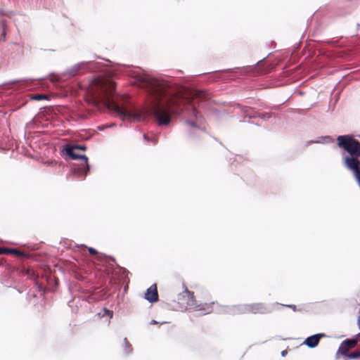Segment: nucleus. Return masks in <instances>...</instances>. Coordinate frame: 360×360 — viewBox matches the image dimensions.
<instances>
[{
    "mask_svg": "<svg viewBox=\"0 0 360 360\" xmlns=\"http://www.w3.org/2000/svg\"><path fill=\"white\" fill-rule=\"evenodd\" d=\"M267 308L262 303L243 304L237 308L238 314H265Z\"/></svg>",
    "mask_w": 360,
    "mask_h": 360,
    "instance_id": "423d86ee",
    "label": "nucleus"
},
{
    "mask_svg": "<svg viewBox=\"0 0 360 360\" xmlns=\"http://www.w3.org/2000/svg\"><path fill=\"white\" fill-rule=\"evenodd\" d=\"M88 250L91 255H96L97 254L96 250L93 248H89Z\"/></svg>",
    "mask_w": 360,
    "mask_h": 360,
    "instance_id": "dca6fc26",
    "label": "nucleus"
},
{
    "mask_svg": "<svg viewBox=\"0 0 360 360\" xmlns=\"http://www.w3.org/2000/svg\"><path fill=\"white\" fill-rule=\"evenodd\" d=\"M347 356L349 359H358L360 358V351H355L352 353H349Z\"/></svg>",
    "mask_w": 360,
    "mask_h": 360,
    "instance_id": "ddd939ff",
    "label": "nucleus"
},
{
    "mask_svg": "<svg viewBox=\"0 0 360 360\" xmlns=\"http://www.w3.org/2000/svg\"><path fill=\"white\" fill-rule=\"evenodd\" d=\"M188 124H189L191 126H192V127H195V124L194 122H193V121H189V122H188Z\"/></svg>",
    "mask_w": 360,
    "mask_h": 360,
    "instance_id": "6ab92c4d",
    "label": "nucleus"
},
{
    "mask_svg": "<svg viewBox=\"0 0 360 360\" xmlns=\"http://www.w3.org/2000/svg\"><path fill=\"white\" fill-rule=\"evenodd\" d=\"M151 324H156L158 323L157 321H155V320H152L151 322H150Z\"/></svg>",
    "mask_w": 360,
    "mask_h": 360,
    "instance_id": "aec40b11",
    "label": "nucleus"
},
{
    "mask_svg": "<svg viewBox=\"0 0 360 360\" xmlns=\"http://www.w3.org/2000/svg\"><path fill=\"white\" fill-rule=\"evenodd\" d=\"M152 141L154 144L156 143L158 141V138L155 136H153Z\"/></svg>",
    "mask_w": 360,
    "mask_h": 360,
    "instance_id": "a211bd4d",
    "label": "nucleus"
},
{
    "mask_svg": "<svg viewBox=\"0 0 360 360\" xmlns=\"http://www.w3.org/2000/svg\"><path fill=\"white\" fill-rule=\"evenodd\" d=\"M143 137H144L145 139L148 140V136L147 134H144Z\"/></svg>",
    "mask_w": 360,
    "mask_h": 360,
    "instance_id": "412c9836",
    "label": "nucleus"
},
{
    "mask_svg": "<svg viewBox=\"0 0 360 360\" xmlns=\"http://www.w3.org/2000/svg\"><path fill=\"white\" fill-rule=\"evenodd\" d=\"M16 252L15 250H11L5 248H0V255L6 254L8 252Z\"/></svg>",
    "mask_w": 360,
    "mask_h": 360,
    "instance_id": "2eb2a0df",
    "label": "nucleus"
},
{
    "mask_svg": "<svg viewBox=\"0 0 360 360\" xmlns=\"http://www.w3.org/2000/svg\"><path fill=\"white\" fill-rule=\"evenodd\" d=\"M218 305V303L214 302L197 304L195 301V305L193 306L192 309L200 311L202 314H208L212 313Z\"/></svg>",
    "mask_w": 360,
    "mask_h": 360,
    "instance_id": "6e6552de",
    "label": "nucleus"
},
{
    "mask_svg": "<svg viewBox=\"0 0 360 360\" xmlns=\"http://www.w3.org/2000/svg\"><path fill=\"white\" fill-rule=\"evenodd\" d=\"M2 35L4 36V37L5 38V35H6V33H5V31L4 30L3 32H2Z\"/></svg>",
    "mask_w": 360,
    "mask_h": 360,
    "instance_id": "4be33fe9",
    "label": "nucleus"
},
{
    "mask_svg": "<svg viewBox=\"0 0 360 360\" xmlns=\"http://www.w3.org/2000/svg\"><path fill=\"white\" fill-rule=\"evenodd\" d=\"M324 336H325V335L324 334H321V333L311 335L310 337H308L305 340L304 344L306 345H307L310 348L315 347L316 346L318 345L321 338L324 337Z\"/></svg>",
    "mask_w": 360,
    "mask_h": 360,
    "instance_id": "9b49d317",
    "label": "nucleus"
},
{
    "mask_svg": "<svg viewBox=\"0 0 360 360\" xmlns=\"http://www.w3.org/2000/svg\"><path fill=\"white\" fill-rule=\"evenodd\" d=\"M344 164L349 170L353 172L354 177L360 185V160L359 158L345 157Z\"/></svg>",
    "mask_w": 360,
    "mask_h": 360,
    "instance_id": "0eeeda50",
    "label": "nucleus"
},
{
    "mask_svg": "<svg viewBox=\"0 0 360 360\" xmlns=\"http://www.w3.org/2000/svg\"><path fill=\"white\" fill-rule=\"evenodd\" d=\"M359 137H360V135H359Z\"/></svg>",
    "mask_w": 360,
    "mask_h": 360,
    "instance_id": "393cba45",
    "label": "nucleus"
},
{
    "mask_svg": "<svg viewBox=\"0 0 360 360\" xmlns=\"http://www.w3.org/2000/svg\"><path fill=\"white\" fill-rule=\"evenodd\" d=\"M79 147L68 146L65 148L66 154L73 160H79L81 165L78 167H75V172L79 176H86L89 172V167L88 164V158L85 155H79L76 153Z\"/></svg>",
    "mask_w": 360,
    "mask_h": 360,
    "instance_id": "39448f33",
    "label": "nucleus"
},
{
    "mask_svg": "<svg viewBox=\"0 0 360 360\" xmlns=\"http://www.w3.org/2000/svg\"><path fill=\"white\" fill-rule=\"evenodd\" d=\"M144 297L150 302H155L158 301L159 297L156 284H153L147 289Z\"/></svg>",
    "mask_w": 360,
    "mask_h": 360,
    "instance_id": "9d476101",
    "label": "nucleus"
},
{
    "mask_svg": "<svg viewBox=\"0 0 360 360\" xmlns=\"http://www.w3.org/2000/svg\"><path fill=\"white\" fill-rule=\"evenodd\" d=\"M46 98H47V96L45 94H36L32 96V99L36 101H40Z\"/></svg>",
    "mask_w": 360,
    "mask_h": 360,
    "instance_id": "4468645a",
    "label": "nucleus"
},
{
    "mask_svg": "<svg viewBox=\"0 0 360 360\" xmlns=\"http://www.w3.org/2000/svg\"><path fill=\"white\" fill-rule=\"evenodd\" d=\"M339 148L346 151L349 156L360 158V143L352 135H341L337 137Z\"/></svg>",
    "mask_w": 360,
    "mask_h": 360,
    "instance_id": "7ed1b4c3",
    "label": "nucleus"
},
{
    "mask_svg": "<svg viewBox=\"0 0 360 360\" xmlns=\"http://www.w3.org/2000/svg\"><path fill=\"white\" fill-rule=\"evenodd\" d=\"M115 89V84L103 77H96L90 84L89 93L98 101H104L107 108L115 112L117 115L129 120H141L143 119L141 112L129 111L125 108L120 106L112 98V94Z\"/></svg>",
    "mask_w": 360,
    "mask_h": 360,
    "instance_id": "f03ea898",
    "label": "nucleus"
},
{
    "mask_svg": "<svg viewBox=\"0 0 360 360\" xmlns=\"http://www.w3.org/2000/svg\"><path fill=\"white\" fill-rule=\"evenodd\" d=\"M105 311L108 313H110V311H108V309H105Z\"/></svg>",
    "mask_w": 360,
    "mask_h": 360,
    "instance_id": "5701e85b",
    "label": "nucleus"
},
{
    "mask_svg": "<svg viewBox=\"0 0 360 360\" xmlns=\"http://www.w3.org/2000/svg\"><path fill=\"white\" fill-rule=\"evenodd\" d=\"M174 302L176 304H173L172 307L176 311H184L187 309H192L193 306L195 305L194 293L185 288L181 293L178 295L176 301L174 300Z\"/></svg>",
    "mask_w": 360,
    "mask_h": 360,
    "instance_id": "20e7f679",
    "label": "nucleus"
},
{
    "mask_svg": "<svg viewBox=\"0 0 360 360\" xmlns=\"http://www.w3.org/2000/svg\"><path fill=\"white\" fill-rule=\"evenodd\" d=\"M123 343H124V352L126 354H130L132 352L133 348H132L131 345L129 342V341L127 340V339L126 338H124Z\"/></svg>",
    "mask_w": 360,
    "mask_h": 360,
    "instance_id": "f8f14e48",
    "label": "nucleus"
},
{
    "mask_svg": "<svg viewBox=\"0 0 360 360\" xmlns=\"http://www.w3.org/2000/svg\"><path fill=\"white\" fill-rule=\"evenodd\" d=\"M357 343L358 340L356 338L347 339L340 344L338 352L342 356H347L349 354V351L354 348Z\"/></svg>",
    "mask_w": 360,
    "mask_h": 360,
    "instance_id": "1a4fd4ad",
    "label": "nucleus"
},
{
    "mask_svg": "<svg viewBox=\"0 0 360 360\" xmlns=\"http://www.w3.org/2000/svg\"><path fill=\"white\" fill-rule=\"evenodd\" d=\"M75 147H79L77 148V150H86V147L84 146H76Z\"/></svg>",
    "mask_w": 360,
    "mask_h": 360,
    "instance_id": "f3484780",
    "label": "nucleus"
},
{
    "mask_svg": "<svg viewBox=\"0 0 360 360\" xmlns=\"http://www.w3.org/2000/svg\"><path fill=\"white\" fill-rule=\"evenodd\" d=\"M139 86L150 94V103L146 113L153 116L159 125H167L172 115H179L184 109L191 110L192 116L198 117L194 100L207 98L205 91L193 89L176 91L167 82L148 75L139 77Z\"/></svg>",
    "mask_w": 360,
    "mask_h": 360,
    "instance_id": "f257e3e1",
    "label": "nucleus"
},
{
    "mask_svg": "<svg viewBox=\"0 0 360 360\" xmlns=\"http://www.w3.org/2000/svg\"><path fill=\"white\" fill-rule=\"evenodd\" d=\"M359 336H360V333L359 334Z\"/></svg>",
    "mask_w": 360,
    "mask_h": 360,
    "instance_id": "b1692460",
    "label": "nucleus"
}]
</instances>
